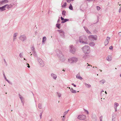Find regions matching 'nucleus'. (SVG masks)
<instances>
[{
	"label": "nucleus",
	"instance_id": "obj_1",
	"mask_svg": "<svg viewBox=\"0 0 121 121\" xmlns=\"http://www.w3.org/2000/svg\"><path fill=\"white\" fill-rule=\"evenodd\" d=\"M56 52L59 60L63 62L65 60V58L64 55L62 54L61 52L58 49L56 50Z\"/></svg>",
	"mask_w": 121,
	"mask_h": 121
},
{
	"label": "nucleus",
	"instance_id": "obj_2",
	"mask_svg": "<svg viewBox=\"0 0 121 121\" xmlns=\"http://www.w3.org/2000/svg\"><path fill=\"white\" fill-rule=\"evenodd\" d=\"M82 52L88 54L90 52V47L88 45H85L81 48Z\"/></svg>",
	"mask_w": 121,
	"mask_h": 121
},
{
	"label": "nucleus",
	"instance_id": "obj_3",
	"mask_svg": "<svg viewBox=\"0 0 121 121\" xmlns=\"http://www.w3.org/2000/svg\"><path fill=\"white\" fill-rule=\"evenodd\" d=\"M78 61V58L75 57L70 58L68 59V62L72 64L75 63Z\"/></svg>",
	"mask_w": 121,
	"mask_h": 121
},
{
	"label": "nucleus",
	"instance_id": "obj_4",
	"mask_svg": "<svg viewBox=\"0 0 121 121\" xmlns=\"http://www.w3.org/2000/svg\"><path fill=\"white\" fill-rule=\"evenodd\" d=\"M79 42L82 43L87 44L89 42L87 38H79Z\"/></svg>",
	"mask_w": 121,
	"mask_h": 121
},
{
	"label": "nucleus",
	"instance_id": "obj_5",
	"mask_svg": "<svg viewBox=\"0 0 121 121\" xmlns=\"http://www.w3.org/2000/svg\"><path fill=\"white\" fill-rule=\"evenodd\" d=\"M76 48L74 47L73 45L69 46V51L70 52L73 54H74L76 51Z\"/></svg>",
	"mask_w": 121,
	"mask_h": 121
},
{
	"label": "nucleus",
	"instance_id": "obj_6",
	"mask_svg": "<svg viewBox=\"0 0 121 121\" xmlns=\"http://www.w3.org/2000/svg\"><path fill=\"white\" fill-rule=\"evenodd\" d=\"M37 59L38 61L40 64V66L43 67L44 66V64L41 58L38 57H37Z\"/></svg>",
	"mask_w": 121,
	"mask_h": 121
},
{
	"label": "nucleus",
	"instance_id": "obj_7",
	"mask_svg": "<svg viewBox=\"0 0 121 121\" xmlns=\"http://www.w3.org/2000/svg\"><path fill=\"white\" fill-rule=\"evenodd\" d=\"M86 118V116L85 115H80L78 116V118L81 120H85Z\"/></svg>",
	"mask_w": 121,
	"mask_h": 121
},
{
	"label": "nucleus",
	"instance_id": "obj_8",
	"mask_svg": "<svg viewBox=\"0 0 121 121\" xmlns=\"http://www.w3.org/2000/svg\"><path fill=\"white\" fill-rule=\"evenodd\" d=\"M57 31L59 32V33L60 35H61L62 37H64V32L63 31V30H58Z\"/></svg>",
	"mask_w": 121,
	"mask_h": 121
},
{
	"label": "nucleus",
	"instance_id": "obj_9",
	"mask_svg": "<svg viewBox=\"0 0 121 121\" xmlns=\"http://www.w3.org/2000/svg\"><path fill=\"white\" fill-rule=\"evenodd\" d=\"M31 49L33 51V52L34 53V55L36 57L37 56V54L36 53V52L35 51V49L34 47H32L31 48Z\"/></svg>",
	"mask_w": 121,
	"mask_h": 121
},
{
	"label": "nucleus",
	"instance_id": "obj_10",
	"mask_svg": "<svg viewBox=\"0 0 121 121\" xmlns=\"http://www.w3.org/2000/svg\"><path fill=\"white\" fill-rule=\"evenodd\" d=\"M51 76L52 78L53 79L55 80H56L57 77V75L53 73H52L51 74Z\"/></svg>",
	"mask_w": 121,
	"mask_h": 121
},
{
	"label": "nucleus",
	"instance_id": "obj_11",
	"mask_svg": "<svg viewBox=\"0 0 121 121\" xmlns=\"http://www.w3.org/2000/svg\"><path fill=\"white\" fill-rule=\"evenodd\" d=\"M4 6H5V8H6L8 9H10L12 7V5L11 4H6Z\"/></svg>",
	"mask_w": 121,
	"mask_h": 121
},
{
	"label": "nucleus",
	"instance_id": "obj_12",
	"mask_svg": "<svg viewBox=\"0 0 121 121\" xmlns=\"http://www.w3.org/2000/svg\"><path fill=\"white\" fill-rule=\"evenodd\" d=\"M84 28L85 29V30L87 33L89 34H91V32L89 30L87 27L85 26H84Z\"/></svg>",
	"mask_w": 121,
	"mask_h": 121
},
{
	"label": "nucleus",
	"instance_id": "obj_13",
	"mask_svg": "<svg viewBox=\"0 0 121 121\" xmlns=\"http://www.w3.org/2000/svg\"><path fill=\"white\" fill-rule=\"evenodd\" d=\"M110 38L106 39L104 42V44L105 46L107 45L108 43L109 40Z\"/></svg>",
	"mask_w": 121,
	"mask_h": 121
},
{
	"label": "nucleus",
	"instance_id": "obj_14",
	"mask_svg": "<svg viewBox=\"0 0 121 121\" xmlns=\"http://www.w3.org/2000/svg\"><path fill=\"white\" fill-rule=\"evenodd\" d=\"M76 77L77 78L79 79L82 80V77L80 76V75L79 73L77 74L76 75Z\"/></svg>",
	"mask_w": 121,
	"mask_h": 121
},
{
	"label": "nucleus",
	"instance_id": "obj_15",
	"mask_svg": "<svg viewBox=\"0 0 121 121\" xmlns=\"http://www.w3.org/2000/svg\"><path fill=\"white\" fill-rule=\"evenodd\" d=\"M5 6H4L1 7H0V11H2L5 10Z\"/></svg>",
	"mask_w": 121,
	"mask_h": 121
},
{
	"label": "nucleus",
	"instance_id": "obj_16",
	"mask_svg": "<svg viewBox=\"0 0 121 121\" xmlns=\"http://www.w3.org/2000/svg\"><path fill=\"white\" fill-rule=\"evenodd\" d=\"M89 45L91 47H94L95 45V44L94 43L92 42L90 43Z\"/></svg>",
	"mask_w": 121,
	"mask_h": 121
},
{
	"label": "nucleus",
	"instance_id": "obj_17",
	"mask_svg": "<svg viewBox=\"0 0 121 121\" xmlns=\"http://www.w3.org/2000/svg\"><path fill=\"white\" fill-rule=\"evenodd\" d=\"M70 91L73 93H77L76 91L73 90L72 88H71L70 89Z\"/></svg>",
	"mask_w": 121,
	"mask_h": 121
},
{
	"label": "nucleus",
	"instance_id": "obj_18",
	"mask_svg": "<svg viewBox=\"0 0 121 121\" xmlns=\"http://www.w3.org/2000/svg\"><path fill=\"white\" fill-rule=\"evenodd\" d=\"M84 84L86 86V87L89 88L91 87V85L89 84H87L86 83H84Z\"/></svg>",
	"mask_w": 121,
	"mask_h": 121
},
{
	"label": "nucleus",
	"instance_id": "obj_19",
	"mask_svg": "<svg viewBox=\"0 0 121 121\" xmlns=\"http://www.w3.org/2000/svg\"><path fill=\"white\" fill-rule=\"evenodd\" d=\"M66 11L65 10H63L62 12V14L63 16V17H64V16H66Z\"/></svg>",
	"mask_w": 121,
	"mask_h": 121
},
{
	"label": "nucleus",
	"instance_id": "obj_20",
	"mask_svg": "<svg viewBox=\"0 0 121 121\" xmlns=\"http://www.w3.org/2000/svg\"><path fill=\"white\" fill-rule=\"evenodd\" d=\"M87 58V55L86 54L83 55L82 58L84 59H86Z\"/></svg>",
	"mask_w": 121,
	"mask_h": 121
},
{
	"label": "nucleus",
	"instance_id": "obj_21",
	"mask_svg": "<svg viewBox=\"0 0 121 121\" xmlns=\"http://www.w3.org/2000/svg\"><path fill=\"white\" fill-rule=\"evenodd\" d=\"M69 20L68 19H64L63 21H61V23H64L67 21H69Z\"/></svg>",
	"mask_w": 121,
	"mask_h": 121
},
{
	"label": "nucleus",
	"instance_id": "obj_22",
	"mask_svg": "<svg viewBox=\"0 0 121 121\" xmlns=\"http://www.w3.org/2000/svg\"><path fill=\"white\" fill-rule=\"evenodd\" d=\"M97 37L96 35H90L89 36V38H97Z\"/></svg>",
	"mask_w": 121,
	"mask_h": 121
},
{
	"label": "nucleus",
	"instance_id": "obj_23",
	"mask_svg": "<svg viewBox=\"0 0 121 121\" xmlns=\"http://www.w3.org/2000/svg\"><path fill=\"white\" fill-rule=\"evenodd\" d=\"M60 24L59 23L56 24V27L57 28H58L60 29Z\"/></svg>",
	"mask_w": 121,
	"mask_h": 121
},
{
	"label": "nucleus",
	"instance_id": "obj_24",
	"mask_svg": "<svg viewBox=\"0 0 121 121\" xmlns=\"http://www.w3.org/2000/svg\"><path fill=\"white\" fill-rule=\"evenodd\" d=\"M69 9L70 10H73V7L71 4H70L69 6Z\"/></svg>",
	"mask_w": 121,
	"mask_h": 121
},
{
	"label": "nucleus",
	"instance_id": "obj_25",
	"mask_svg": "<svg viewBox=\"0 0 121 121\" xmlns=\"http://www.w3.org/2000/svg\"><path fill=\"white\" fill-rule=\"evenodd\" d=\"M106 82L105 80L103 79L102 80H101L99 81V82L101 83H102L103 84L105 82Z\"/></svg>",
	"mask_w": 121,
	"mask_h": 121
},
{
	"label": "nucleus",
	"instance_id": "obj_26",
	"mask_svg": "<svg viewBox=\"0 0 121 121\" xmlns=\"http://www.w3.org/2000/svg\"><path fill=\"white\" fill-rule=\"evenodd\" d=\"M18 95H19V97L21 100H23L24 98L23 97H22L19 94H18Z\"/></svg>",
	"mask_w": 121,
	"mask_h": 121
},
{
	"label": "nucleus",
	"instance_id": "obj_27",
	"mask_svg": "<svg viewBox=\"0 0 121 121\" xmlns=\"http://www.w3.org/2000/svg\"><path fill=\"white\" fill-rule=\"evenodd\" d=\"M26 36L25 35H20V38H26Z\"/></svg>",
	"mask_w": 121,
	"mask_h": 121
},
{
	"label": "nucleus",
	"instance_id": "obj_28",
	"mask_svg": "<svg viewBox=\"0 0 121 121\" xmlns=\"http://www.w3.org/2000/svg\"><path fill=\"white\" fill-rule=\"evenodd\" d=\"M119 104L116 103L115 102L114 104V107H116L117 108V107L119 106Z\"/></svg>",
	"mask_w": 121,
	"mask_h": 121
},
{
	"label": "nucleus",
	"instance_id": "obj_29",
	"mask_svg": "<svg viewBox=\"0 0 121 121\" xmlns=\"http://www.w3.org/2000/svg\"><path fill=\"white\" fill-rule=\"evenodd\" d=\"M57 95L58 97L59 98H60L61 97V94L60 93H59L58 92H57Z\"/></svg>",
	"mask_w": 121,
	"mask_h": 121
},
{
	"label": "nucleus",
	"instance_id": "obj_30",
	"mask_svg": "<svg viewBox=\"0 0 121 121\" xmlns=\"http://www.w3.org/2000/svg\"><path fill=\"white\" fill-rule=\"evenodd\" d=\"M38 108L40 109L42 108V104L40 103L39 104Z\"/></svg>",
	"mask_w": 121,
	"mask_h": 121
},
{
	"label": "nucleus",
	"instance_id": "obj_31",
	"mask_svg": "<svg viewBox=\"0 0 121 121\" xmlns=\"http://www.w3.org/2000/svg\"><path fill=\"white\" fill-rule=\"evenodd\" d=\"M107 60L108 61H110L112 59L111 58H109L108 56L106 58Z\"/></svg>",
	"mask_w": 121,
	"mask_h": 121
},
{
	"label": "nucleus",
	"instance_id": "obj_32",
	"mask_svg": "<svg viewBox=\"0 0 121 121\" xmlns=\"http://www.w3.org/2000/svg\"><path fill=\"white\" fill-rule=\"evenodd\" d=\"M69 111V110H68L67 111H65L64 113H63V116H65L66 114H67L68 112V111Z\"/></svg>",
	"mask_w": 121,
	"mask_h": 121
},
{
	"label": "nucleus",
	"instance_id": "obj_33",
	"mask_svg": "<svg viewBox=\"0 0 121 121\" xmlns=\"http://www.w3.org/2000/svg\"><path fill=\"white\" fill-rule=\"evenodd\" d=\"M66 2H65L63 4L62 6V7H66Z\"/></svg>",
	"mask_w": 121,
	"mask_h": 121
},
{
	"label": "nucleus",
	"instance_id": "obj_34",
	"mask_svg": "<svg viewBox=\"0 0 121 121\" xmlns=\"http://www.w3.org/2000/svg\"><path fill=\"white\" fill-rule=\"evenodd\" d=\"M17 35H18L17 33H14V35H13V37L15 38L17 36Z\"/></svg>",
	"mask_w": 121,
	"mask_h": 121
},
{
	"label": "nucleus",
	"instance_id": "obj_35",
	"mask_svg": "<svg viewBox=\"0 0 121 121\" xmlns=\"http://www.w3.org/2000/svg\"><path fill=\"white\" fill-rule=\"evenodd\" d=\"M20 40L22 41H24L26 40L25 38H20Z\"/></svg>",
	"mask_w": 121,
	"mask_h": 121
},
{
	"label": "nucleus",
	"instance_id": "obj_36",
	"mask_svg": "<svg viewBox=\"0 0 121 121\" xmlns=\"http://www.w3.org/2000/svg\"><path fill=\"white\" fill-rule=\"evenodd\" d=\"M46 38H43L42 42L43 43L45 42L46 40Z\"/></svg>",
	"mask_w": 121,
	"mask_h": 121
},
{
	"label": "nucleus",
	"instance_id": "obj_37",
	"mask_svg": "<svg viewBox=\"0 0 121 121\" xmlns=\"http://www.w3.org/2000/svg\"><path fill=\"white\" fill-rule=\"evenodd\" d=\"M65 116H63V118H62V120L63 121H64L65 120Z\"/></svg>",
	"mask_w": 121,
	"mask_h": 121
},
{
	"label": "nucleus",
	"instance_id": "obj_38",
	"mask_svg": "<svg viewBox=\"0 0 121 121\" xmlns=\"http://www.w3.org/2000/svg\"><path fill=\"white\" fill-rule=\"evenodd\" d=\"M100 9V7L97 6V10H99Z\"/></svg>",
	"mask_w": 121,
	"mask_h": 121
},
{
	"label": "nucleus",
	"instance_id": "obj_39",
	"mask_svg": "<svg viewBox=\"0 0 121 121\" xmlns=\"http://www.w3.org/2000/svg\"><path fill=\"white\" fill-rule=\"evenodd\" d=\"M19 56L21 58L22 57V55L21 53H20L19 54Z\"/></svg>",
	"mask_w": 121,
	"mask_h": 121
},
{
	"label": "nucleus",
	"instance_id": "obj_40",
	"mask_svg": "<svg viewBox=\"0 0 121 121\" xmlns=\"http://www.w3.org/2000/svg\"><path fill=\"white\" fill-rule=\"evenodd\" d=\"M42 112H41L40 113V119H41L42 118Z\"/></svg>",
	"mask_w": 121,
	"mask_h": 121
},
{
	"label": "nucleus",
	"instance_id": "obj_41",
	"mask_svg": "<svg viewBox=\"0 0 121 121\" xmlns=\"http://www.w3.org/2000/svg\"><path fill=\"white\" fill-rule=\"evenodd\" d=\"M21 101V102L22 103V104H23V106L24 105V101L23 100H22Z\"/></svg>",
	"mask_w": 121,
	"mask_h": 121
},
{
	"label": "nucleus",
	"instance_id": "obj_42",
	"mask_svg": "<svg viewBox=\"0 0 121 121\" xmlns=\"http://www.w3.org/2000/svg\"><path fill=\"white\" fill-rule=\"evenodd\" d=\"M109 48L110 49H113V47L112 46H111Z\"/></svg>",
	"mask_w": 121,
	"mask_h": 121
},
{
	"label": "nucleus",
	"instance_id": "obj_43",
	"mask_svg": "<svg viewBox=\"0 0 121 121\" xmlns=\"http://www.w3.org/2000/svg\"><path fill=\"white\" fill-rule=\"evenodd\" d=\"M100 119V121H102V116H101L99 118Z\"/></svg>",
	"mask_w": 121,
	"mask_h": 121
},
{
	"label": "nucleus",
	"instance_id": "obj_44",
	"mask_svg": "<svg viewBox=\"0 0 121 121\" xmlns=\"http://www.w3.org/2000/svg\"><path fill=\"white\" fill-rule=\"evenodd\" d=\"M3 75H4V78H5V79H7L6 78L5 76V75L4 73H3Z\"/></svg>",
	"mask_w": 121,
	"mask_h": 121
},
{
	"label": "nucleus",
	"instance_id": "obj_45",
	"mask_svg": "<svg viewBox=\"0 0 121 121\" xmlns=\"http://www.w3.org/2000/svg\"><path fill=\"white\" fill-rule=\"evenodd\" d=\"M61 19L62 21H63L64 19L62 17H61Z\"/></svg>",
	"mask_w": 121,
	"mask_h": 121
},
{
	"label": "nucleus",
	"instance_id": "obj_46",
	"mask_svg": "<svg viewBox=\"0 0 121 121\" xmlns=\"http://www.w3.org/2000/svg\"><path fill=\"white\" fill-rule=\"evenodd\" d=\"M119 13H120L121 12V7H120V8L119 9Z\"/></svg>",
	"mask_w": 121,
	"mask_h": 121
},
{
	"label": "nucleus",
	"instance_id": "obj_47",
	"mask_svg": "<svg viewBox=\"0 0 121 121\" xmlns=\"http://www.w3.org/2000/svg\"><path fill=\"white\" fill-rule=\"evenodd\" d=\"M93 39L92 40H97V38H93Z\"/></svg>",
	"mask_w": 121,
	"mask_h": 121
},
{
	"label": "nucleus",
	"instance_id": "obj_48",
	"mask_svg": "<svg viewBox=\"0 0 121 121\" xmlns=\"http://www.w3.org/2000/svg\"><path fill=\"white\" fill-rule=\"evenodd\" d=\"M118 35L120 36H121V31L119 32Z\"/></svg>",
	"mask_w": 121,
	"mask_h": 121
},
{
	"label": "nucleus",
	"instance_id": "obj_49",
	"mask_svg": "<svg viewBox=\"0 0 121 121\" xmlns=\"http://www.w3.org/2000/svg\"><path fill=\"white\" fill-rule=\"evenodd\" d=\"M71 0H66L67 2H68L70 3L71 1Z\"/></svg>",
	"mask_w": 121,
	"mask_h": 121
},
{
	"label": "nucleus",
	"instance_id": "obj_50",
	"mask_svg": "<svg viewBox=\"0 0 121 121\" xmlns=\"http://www.w3.org/2000/svg\"><path fill=\"white\" fill-rule=\"evenodd\" d=\"M26 65H28L27 66V67H28V68H29L30 67V66H29V64H27Z\"/></svg>",
	"mask_w": 121,
	"mask_h": 121
},
{
	"label": "nucleus",
	"instance_id": "obj_51",
	"mask_svg": "<svg viewBox=\"0 0 121 121\" xmlns=\"http://www.w3.org/2000/svg\"><path fill=\"white\" fill-rule=\"evenodd\" d=\"M114 108L115 111L116 112L117 111V108L116 107H114Z\"/></svg>",
	"mask_w": 121,
	"mask_h": 121
},
{
	"label": "nucleus",
	"instance_id": "obj_52",
	"mask_svg": "<svg viewBox=\"0 0 121 121\" xmlns=\"http://www.w3.org/2000/svg\"><path fill=\"white\" fill-rule=\"evenodd\" d=\"M86 1L89 2H90L91 1H93V0H86Z\"/></svg>",
	"mask_w": 121,
	"mask_h": 121
},
{
	"label": "nucleus",
	"instance_id": "obj_53",
	"mask_svg": "<svg viewBox=\"0 0 121 121\" xmlns=\"http://www.w3.org/2000/svg\"><path fill=\"white\" fill-rule=\"evenodd\" d=\"M59 21H60V20L59 19H58V21H57V23H59Z\"/></svg>",
	"mask_w": 121,
	"mask_h": 121
},
{
	"label": "nucleus",
	"instance_id": "obj_54",
	"mask_svg": "<svg viewBox=\"0 0 121 121\" xmlns=\"http://www.w3.org/2000/svg\"><path fill=\"white\" fill-rule=\"evenodd\" d=\"M5 80L7 81L9 83V81L7 79H5Z\"/></svg>",
	"mask_w": 121,
	"mask_h": 121
},
{
	"label": "nucleus",
	"instance_id": "obj_55",
	"mask_svg": "<svg viewBox=\"0 0 121 121\" xmlns=\"http://www.w3.org/2000/svg\"><path fill=\"white\" fill-rule=\"evenodd\" d=\"M5 1V0H4V1H2L1 2L2 3H4V2Z\"/></svg>",
	"mask_w": 121,
	"mask_h": 121
},
{
	"label": "nucleus",
	"instance_id": "obj_56",
	"mask_svg": "<svg viewBox=\"0 0 121 121\" xmlns=\"http://www.w3.org/2000/svg\"><path fill=\"white\" fill-rule=\"evenodd\" d=\"M104 92V91H101V92L100 93V94H101V93H102V92Z\"/></svg>",
	"mask_w": 121,
	"mask_h": 121
},
{
	"label": "nucleus",
	"instance_id": "obj_57",
	"mask_svg": "<svg viewBox=\"0 0 121 121\" xmlns=\"http://www.w3.org/2000/svg\"><path fill=\"white\" fill-rule=\"evenodd\" d=\"M73 86L75 87H76V85L75 84H74L73 85Z\"/></svg>",
	"mask_w": 121,
	"mask_h": 121
},
{
	"label": "nucleus",
	"instance_id": "obj_58",
	"mask_svg": "<svg viewBox=\"0 0 121 121\" xmlns=\"http://www.w3.org/2000/svg\"><path fill=\"white\" fill-rule=\"evenodd\" d=\"M112 121H114V119L113 118L112 119Z\"/></svg>",
	"mask_w": 121,
	"mask_h": 121
},
{
	"label": "nucleus",
	"instance_id": "obj_59",
	"mask_svg": "<svg viewBox=\"0 0 121 121\" xmlns=\"http://www.w3.org/2000/svg\"><path fill=\"white\" fill-rule=\"evenodd\" d=\"M90 66V65L89 64L87 66V67L86 68H88V67L89 66Z\"/></svg>",
	"mask_w": 121,
	"mask_h": 121
},
{
	"label": "nucleus",
	"instance_id": "obj_60",
	"mask_svg": "<svg viewBox=\"0 0 121 121\" xmlns=\"http://www.w3.org/2000/svg\"><path fill=\"white\" fill-rule=\"evenodd\" d=\"M68 88H69L70 89H70H71V88H70V87H69Z\"/></svg>",
	"mask_w": 121,
	"mask_h": 121
},
{
	"label": "nucleus",
	"instance_id": "obj_61",
	"mask_svg": "<svg viewBox=\"0 0 121 121\" xmlns=\"http://www.w3.org/2000/svg\"><path fill=\"white\" fill-rule=\"evenodd\" d=\"M37 33V32L36 31H35V34H36Z\"/></svg>",
	"mask_w": 121,
	"mask_h": 121
},
{
	"label": "nucleus",
	"instance_id": "obj_62",
	"mask_svg": "<svg viewBox=\"0 0 121 121\" xmlns=\"http://www.w3.org/2000/svg\"><path fill=\"white\" fill-rule=\"evenodd\" d=\"M105 93H106V94H107V92H106V91H105Z\"/></svg>",
	"mask_w": 121,
	"mask_h": 121
},
{
	"label": "nucleus",
	"instance_id": "obj_63",
	"mask_svg": "<svg viewBox=\"0 0 121 121\" xmlns=\"http://www.w3.org/2000/svg\"><path fill=\"white\" fill-rule=\"evenodd\" d=\"M4 61L6 63L5 60V59H4Z\"/></svg>",
	"mask_w": 121,
	"mask_h": 121
},
{
	"label": "nucleus",
	"instance_id": "obj_64",
	"mask_svg": "<svg viewBox=\"0 0 121 121\" xmlns=\"http://www.w3.org/2000/svg\"><path fill=\"white\" fill-rule=\"evenodd\" d=\"M120 76L121 77V74H120Z\"/></svg>",
	"mask_w": 121,
	"mask_h": 121
}]
</instances>
